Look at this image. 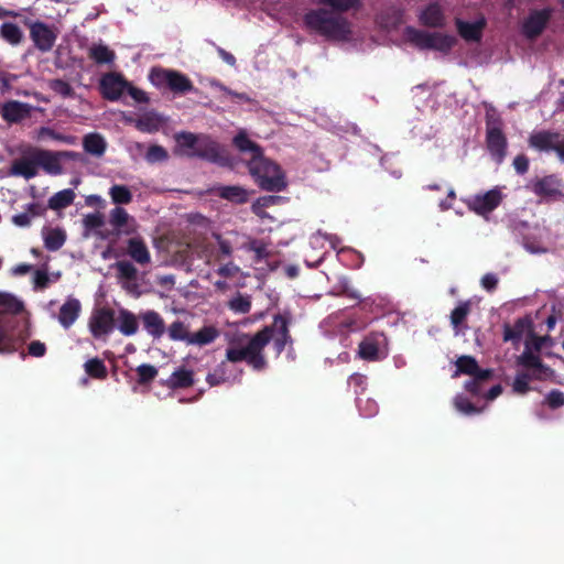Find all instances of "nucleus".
I'll use <instances>...</instances> for the list:
<instances>
[{
    "label": "nucleus",
    "mask_w": 564,
    "mask_h": 564,
    "mask_svg": "<svg viewBox=\"0 0 564 564\" xmlns=\"http://www.w3.org/2000/svg\"><path fill=\"white\" fill-rule=\"evenodd\" d=\"M455 408L464 414H476L480 413L482 409L476 408L467 398L464 395H456L454 399Z\"/></svg>",
    "instance_id": "obj_50"
},
{
    "label": "nucleus",
    "mask_w": 564,
    "mask_h": 564,
    "mask_svg": "<svg viewBox=\"0 0 564 564\" xmlns=\"http://www.w3.org/2000/svg\"><path fill=\"white\" fill-rule=\"evenodd\" d=\"M280 196L274 195H268L259 197L253 204H252V212L260 217H263L264 214L262 212L263 208L269 207L273 204H275L278 200H280Z\"/></svg>",
    "instance_id": "obj_52"
},
{
    "label": "nucleus",
    "mask_w": 564,
    "mask_h": 564,
    "mask_svg": "<svg viewBox=\"0 0 564 564\" xmlns=\"http://www.w3.org/2000/svg\"><path fill=\"white\" fill-rule=\"evenodd\" d=\"M405 34L408 36V40L414 44L416 47L421 50H430L431 44V33L425 31H419L411 26H408L405 29Z\"/></svg>",
    "instance_id": "obj_35"
},
{
    "label": "nucleus",
    "mask_w": 564,
    "mask_h": 564,
    "mask_svg": "<svg viewBox=\"0 0 564 564\" xmlns=\"http://www.w3.org/2000/svg\"><path fill=\"white\" fill-rule=\"evenodd\" d=\"M456 371L454 372L453 377H457L460 373L468 375L473 377V375L476 373L478 370V362L477 360L471 356H460L456 360Z\"/></svg>",
    "instance_id": "obj_36"
},
{
    "label": "nucleus",
    "mask_w": 564,
    "mask_h": 564,
    "mask_svg": "<svg viewBox=\"0 0 564 564\" xmlns=\"http://www.w3.org/2000/svg\"><path fill=\"white\" fill-rule=\"evenodd\" d=\"M142 321L144 328L151 334L153 337L159 338L165 332L164 322L161 316L154 312L149 311L142 315Z\"/></svg>",
    "instance_id": "obj_25"
},
{
    "label": "nucleus",
    "mask_w": 564,
    "mask_h": 564,
    "mask_svg": "<svg viewBox=\"0 0 564 564\" xmlns=\"http://www.w3.org/2000/svg\"><path fill=\"white\" fill-rule=\"evenodd\" d=\"M162 121V116L154 111H150L135 121V127L141 131L153 132L159 130Z\"/></svg>",
    "instance_id": "obj_32"
},
{
    "label": "nucleus",
    "mask_w": 564,
    "mask_h": 564,
    "mask_svg": "<svg viewBox=\"0 0 564 564\" xmlns=\"http://www.w3.org/2000/svg\"><path fill=\"white\" fill-rule=\"evenodd\" d=\"M545 403L551 409H557L564 404V394L561 391L553 390L546 395Z\"/></svg>",
    "instance_id": "obj_60"
},
{
    "label": "nucleus",
    "mask_w": 564,
    "mask_h": 564,
    "mask_svg": "<svg viewBox=\"0 0 564 564\" xmlns=\"http://www.w3.org/2000/svg\"><path fill=\"white\" fill-rule=\"evenodd\" d=\"M529 144L539 151H555L561 160H564V140L560 133L540 131L529 138Z\"/></svg>",
    "instance_id": "obj_8"
},
{
    "label": "nucleus",
    "mask_w": 564,
    "mask_h": 564,
    "mask_svg": "<svg viewBox=\"0 0 564 564\" xmlns=\"http://www.w3.org/2000/svg\"><path fill=\"white\" fill-rule=\"evenodd\" d=\"M402 23V11L399 9H391L381 14L380 24L387 30L397 29Z\"/></svg>",
    "instance_id": "obj_40"
},
{
    "label": "nucleus",
    "mask_w": 564,
    "mask_h": 564,
    "mask_svg": "<svg viewBox=\"0 0 564 564\" xmlns=\"http://www.w3.org/2000/svg\"><path fill=\"white\" fill-rule=\"evenodd\" d=\"M89 56L98 64H108L115 59V53L105 45L91 47Z\"/></svg>",
    "instance_id": "obj_43"
},
{
    "label": "nucleus",
    "mask_w": 564,
    "mask_h": 564,
    "mask_svg": "<svg viewBox=\"0 0 564 564\" xmlns=\"http://www.w3.org/2000/svg\"><path fill=\"white\" fill-rule=\"evenodd\" d=\"M83 147L87 153L99 158L104 155L107 144L99 133H89L84 137Z\"/></svg>",
    "instance_id": "obj_26"
},
{
    "label": "nucleus",
    "mask_w": 564,
    "mask_h": 564,
    "mask_svg": "<svg viewBox=\"0 0 564 564\" xmlns=\"http://www.w3.org/2000/svg\"><path fill=\"white\" fill-rule=\"evenodd\" d=\"M9 173L14 176H23L25 180L37 175V163L34 159L33 148L25 152L21 159L12 162Z\"/></svg>",
    "instance_id": "obj_13"
},
{
    "label": "nucleus",
    "mask_w": 564,
    "mask_h": 564,
    "mask_svg": "<svg viewBox=\"0 0 564 564\" xmlns=\"http://www.w3.org/2000/svg\"><path fill=\"white\" fill-rule=\"evenodd\" d=\"M43 235L44 246L50 251H56L61 249L66 240L65 231L61 228L44 230Z\"/></svg>",
    "instance_id": "obj_30"
},
{
    "label": "nucleus",
    "mask_w": 564,
    "mask_h": 564,
    "mask_svg": "<svg viewBox=\"0 0 564 564\" xmlns=\"http://www.w3.org/2000/svg\"><path fill=\"white\" fill-rule=\"evenodd\" d=\"M89 327L96 338L108 335L115 327V312L108 308L98 310L90 318Z\"/></svg>",
    "instance_id": "obj_11"
},
{
    "label": "nucleus",
    "mask_w": 564,
    "mask_h": 564,
    "mask_svg": "<svg viewBox=\"0 0 564 564\" xmlns=\"http://www.w3.org/2000/svg\"><path fill=\"white\" fill-rule=\"evenodd\" d=\"M191 155L220 166L232 167L235 164L229 153L207 134H200L197 151H192Z\"/></svg>",
    "instance_id": "obj_5"
},
{
    "label": "nucleus",
    "mask_w": 564,
    "mask_h": 564,
    "mask_svg": "<svg viewBox=\"0 0 564 564\" xmlns=\"http://www.w3.org/2000/svg\"><path fill=\"white\" fill-rule=\"evenodd\" d=\"M200 134H195L193 132L182 131L174 135L176 147L174 149V154L178 156H186L189 159L195 158L196 155H191L192 151H197L198 142Z\"/></svg>",
    "instance_id": "obj_17"
},
{
    "label": "nucleus",
    "mask_w": 564,
    "mask_h": 564,
    "mask_svg": "<svg viewBox=\"0 0 564 564\" xmlns=\"http://www.w3.org/2000/svg\"><path fill=\"white\" fill-rule=\"evenodd\" d=\"M502 196L500 191L490 189L482 195H476L467 202V206L470 210H474L478 215L485 216L491 213L501 203Z\"/></svg>",
    "instance_id": "obj_9"
},
{
    "label": "nucleus",
    "mask_w": 564,
    "mask_h": 564,
    "mask_svg": "<svg viewBox=\"0 0 564 564\" xmlns=\"http://www.w3.org/2000/svg\"><path fill=\"white\" fill-rule=\"evenodd\" d=\"M343 12L319 8L308 11L304 22L308 29L330 41H348L351 36V25L341 15Z\"/></svg>",
    "instance_id": "obj_2"
},
{
    "label": "nucleus",
    "mask_w": 564,
    "mask_h": 564,
    "mask_svg": "<svg viewBox=\"0 0 564 564\" xmlns=\"http://www.w3.org/2000/svg\"><path fill=\"white\" fill-rule=\"evenodd\" d=\"M378 346L373 341L362 340L359 344V356L366 360H373L378 356Z\"/></svg>",
    "instance_id": "obj_54"
},
{
    "label": "nucleus",
    "mask_w": 564,
    "mask_h": 564,
    "mask_svg": "<svg viewBox=\"0 0 564 564\" xmlns=\"http://www.w3.org/2000/svg\"><path fill=\"white\" fill-rule=\"evenodd\" d=\"M39 137L40 138L48 137L51 139L63 141V142H67V143H73L74 142V138L73 137L57 133L53 129L46 128V127L40 128Z\"/></svg>",
    "instance_id": "obj_58"
},
{
    "label": "nucleus",
    "mask_w": 564,
    "mask_h": 564,
    "mask_svg": "<svg viewBox=\"0 0 564 564\" xmlns=\"http://www.w3.org/2000/svg\"><path fill=\"white\" fill-rule=\"evenodd\" d=\"M0 35L12 45L19 44L23 37L21 29L11 22H6L0 26Z\"/></svg>",
    "instance_id": "obj_37"
},
{
    "label": "nucleus",
    "mask_w": 564,
    "mask_h": 564,
    "mask_svg": "<svg viewBox=\"0 0 564 564\" xmlns=\"http://www.w3.org/2000/svg\"><path fill=\"white\" fill-rule=\"evenodd\" d=\"M191 333L186 329L184 323L176 321L169 327V336L173 340H183L188 344L191 339Z\"/></svg>",
    "instance_id": "obj_49"
},
{
    "label": "nucleus",
    "mask_w": 564,
    "mask_h": 564,
    "mask_svg": "<svg viewBox=\"0 0 564 564\" xmlns=\"http://www.w3.org/2000/svg\"><path fill=\"white\" fill-rule=\"evenodd\" d=\"M109 195L115 204H129L132 202V193L126 185H113Z\"/></svg>",
    "instance_id": "obj_41"
},
{
    "label": "nucleus",
    "mask_w": 564,
    "mask_h": 564,
    "mask_svg": "<svg viewBox=\"0 0 564 564\" xmlns=\"http://www.w3.org/2000/svg\"><path fill=\"white\" fill-rule=\"evenodd\" d=\"M48 88L54 93L63 96V97H73L74 89L73 87L65 80L59 78L50 79L47 82Z\"/></svg>",
    "instance_id": "obj_47"
},
{
    "label": "nucleus",
    "mask_w": 564,
    "mask_h": 564,
    "mask_svg": "<svg viewBox=\"0 0 564 564\" xmlns=\"http://www.w3.org/2000/svg\"><path fill=\"white\" fill-rule=\"evenodd\" d=\"M423 24L431 28H438L443 25L444 17L438 4H430L420 17Z\"/></svg>",
    "instance_id": "obj_29"
},
{
    "label": "nucleus",
    "mask_w": 564,
    "mask_h": 564,
    "mask_svg": "<svg viewBox=\"0 0 564 564\" xmlns=\"http://www.w3.org/2000/svg\"><path fill=\"white\" fill-rule=\"evenodd\" d=\"M213 237L217 240L220 252L226 257H230L232 253L231 243L228 240L223 239L219 234L214 232Z\"/></svg>",
    "instance_id": "obj_63"
},
{
    "label": "nucleus",
    "mask_w": 564,
    "mask_h": 564,
    "mask_svg": "<svg viewBox=\"0 0 564 564\" xmlns=\"http://www.w3.org/2000/svg\"><path fill=\"white\" fill-rule=\"evenodd\" d=\"M85 371L93 378L106 379L108 371L104 361L99 358H93L85 362Z\"/></svg>",
    "instance_id": "obj_38"
},
{
    "label": "nucleus",
    "mask_w": 564,
    "mask_h": 564,
    "mask_svg": "<svg viewBox=\"0 0 564 564\" xmlns=\"http://www.w3.org/2000/svg\"><path fill=\"white\" fill-rule=\"evenodd\" d=\"M232 143L240 152H250L251 158H258L263 154L261 147L250 140L245 131H240L232 140Z\"/></svg>",
    "instance_id": "obj_27"
},
{
    "label": "nucleus",
    "mask_w": 564,
    "mask_h": 564,
    "mask_svg": "<svg viewBox=\"0 0 564 564\" xmlns=\"http://www.w3.org/2000/svg\"><path fill=\"white\" fill-rule=\"evenodd\" d=\"M225 366H226L225 362H221V365L218 367V369L215 370V372L209 373L207 376L206 380L212 387L218 386L226 381V376H225V370H224Z\"/></svg>",
    "instance_id": "obj_59"
},
{
    "label": "nucleus",
    "mask_w": 564,
    "mask_h": 564,
    "mask_svg": "<svg viewBox=\"0 0 564 564\" xmlns=\"http://www.w3.org/2000/svg\"><path fill=\"white\" fill-rule=\"evenodd\" d=\"M531 378H534L529 372H520L516 376L514 381L512 383V389L516 393L523 394L529 391V381Z\"/></svg>",
    "instance_id": "obj_55"
},
{
    "label": "nucleus",
    "mask_w": 564,
    "mask_h": 564,
    "mask_svg": "<svg viewBox=\"0 0 564 564\" xmlns=\"http://www.w3.org/2000/svg\"><path fill=\"white\" fill-rule=\"evenodd\" d=\"M194 383L193 371L185 368H178L166 380L165 386L170 389H184Z\"/></svg>",
    "instance_id": "obj_24"
},
{
    "label": "nucleus",
    "mask_w": 564,
    "mask_h": 564,
    "mask_svg": "<svg viewBox=\"0 0 564 564\" xmlns=\"http://www.w3.org/2000/svg\"><path fill=\"white\" fill-rule=\"evenodd\" d=\"M229 307L238 313H248L251 308V302L249 297H245L241 294H238V296L234 297L229 302Z\"/></svg>",
    "instance_id": "obj_57"
},
{
    "label": "nucleus",
    "mask_w": 564,
    "mask_h": 564,
    "mask_svg": "<svg viewBox=\"0 0 564 564\" xmlns=\"http://www.w3.org/2000/svg\"><path fill=\"white\" fill-rule=\"evenodd\" d=\"M80 303L76 299H68L59 308L58 321L68 328L78 317Z\"/></svg>",
    "instance_id": "obj_23"
},
{
    "label": "nucleus",
    "mask_w": 564,
    "mask_h": 564,
    "mask_svg": "<svg viewBox=\"0 0 564 564\" xmlns=\"http://www.w3.org/2000/svg\"><path fill=\"white\" fill-rule=\"evenodd\" d=\"M470 312V302L460 303L452 311L451 322L454 328H457L467 317Z\"/></svg>",
    "instance_id": "obj_48"
},
{
    "label": "nucleus",
    "mask_w": 564,
    "mask_h": 564,
    "mask_svg": "<svg viewBox=\"0 0 564 564\" xmlns=\"http://www.w3.org/2000/svg\"><path fill=\"white\" fill-rule=\"evenodd\" d=\"M137 372L139 376L138 382L140 384H145V383H149L150 381H152L156 377L158 369L154 366L144 364L137 368Z\"/></svg>",
    "instance_id": "obj_56"
},
{
    "label": "nucleus",
    "mask_w": 564,
    "mask_h": 564,
    "mask_svg": "<svg viewBox=\"0 0 564 564\" xmlns=\"http://www.w3.org/2000/svg\"><path fill=\"white\" fill-rule=\"evenodd\" d=\"M455 37L449 35H443L441 33H431L430 50H437L441 52H447L452 48L455 43Z\"/></svg>",
    "instance_id": "obj_39"
},
{
    "label": "nucleus",
    "mask_w": 564,
    "mask_h": 564,
    "mask_svg": "<svg viewBox=\"0 0 564 564\" xmlns=\"http://www.w3.org/2000/svg\"><path fill=\"white\" fill-rule=\"evenodd\" d=\"M517 364L524 367L528 372L536 379H541L549 370L540 357L531 351L530 343H525L523 352L517 358Z\"/></svg>",
    "instance_id": "obj_14"
},
{
    "label": "nucleus",
    "mask_w": 564,
    "mask_h": 564,
    "mask_svg": "<svg viewBox=\"0 0 564 564\" xmlns=\"http://www.w3.org/2000/svg\"><path fill=\"white\" fill-rule=\"evenodd\" d=\"M290 322V313L279 314L274 316L272 325L263 327L253 336L242 334L232 339L226 351L227 360L230 362L245 360L254 370H263L267 367V360L262 351L270 340L273 339L278 352H281L285 345L291 341Z\"/></svg>",
    "instance_id": "obj_1"
},
{
    "label": "nucleus",
    "mask_w": 564,
    "mask_h": 564,
    "mask_svg": "<svg viewBox=\"0 0 564 564\" xmlns=\"http://www.w3.org/2000/svg\"><path fill=\"white\" fill-rule=\"evenodd\" d=\"M126 90L137 102H149L147 93L137 87H133L130 83H128Z\"/></svg>",
    "instance_id": "obj_61"
},
{
    "label": "nucleus",
    "mask_w": 564,
    "mask_h": 564,
    "mask_svg": "<svg viewBox=\"0 0 564 564\" xmlns=\"http://www.w3.org/2000/svg\"><path fill=\"white\" fill-rule=\"evenodd\" d=\"M128 254L139 264H148L151 260L149 250L140 237L128 240Z\"/></svg>",
    "instance_id": "obj_22"
},
{
    "label": "nucleus",
    "mask_w": 564,
    "mask_h": 564,
    "mask_svg": "<svg viewBox=\"0 0 564 564\" xmlns=\"http://www.w3.org/2000/svg\"><path fill=\"white\" fill-rule=\"evenodd\" d=\"M46 351V347L39 340L31 341L29 345V354L34 357H42Z\"/></svg>",
    "instance_id": "obj_64"
},
{
    "label": "nucleus",
    "mask_w": 564,
    "mask_h": 564,
    "mask_svg": "<svg viewBox=\"0 0 564 564\" xmlns=\"http://www.w3.org/2000/svg\"><path fill=\"white\" fill-rule=\"evenodd\" d=\"M83 224L85 227L84 236L88 237L90 230L99 229L105 224V217L101 213L97 212L94 214H88L84 217Z\"/></svg>",
    "instance_id": "obj_45"
},
{
    "label": "nucleus",
    "mask_w": 564,
    "mask_h": 564,
    "mask_svg": "<svg viewBox=\"0 0 564 564\" xmlns=\"http://www.w3.org/2000/svg\"><path fill=\"white\" fill-rule=\"evenodd\" d=\"M23 311V303L9 293L0 292V352L13 351L12 336L14 316Z\"/></svg>",
    "instance_id": "obj_4"
},
{
    "label": "nucleus",
    "mask_w": 564,
    "mask_h": 564,
    "mask_svg": "<svg viewBox=\"0 0 564 564\" xmlns=\"http://www.w3.org/2000/svg\"><path fill=\"white\" fill-rule=\"evenodd\" d=\"M32 106L11 100L1 106V116L8 122H19L31 115Z\"/></svg>",
    "instance_id": "obj_19"
},
{
    "label": "nucleus",
    "mask_w": 564,
    "mask_h": 564,
    "mask_svg": "<svg viewBox=\"0 0 564 564\" xmlns=\"http://www.w3.org/2000/svg\"><path fill=\"white\" fill-rule=\"evenodd\" d=\"M485 26L484 21L474 23L457 20V29L460 36L467 41H479L481 37V30Z\"/></svg>",
    "instance_id": "obj_28"
},
{
    "label": "nucleus",
    "mask_w": 564,
    "mask_h": 564,
    "mask_svg": "<svg viewBox=\"0 0 564 564\" xmlns=\"http://www.w3.org/2000/svg\"><path fill=\"white\" fill-rule=\"evenodd\" d=\"M75 193L73 189H63L48 199V207L54 210L63 209L73 204Z\"/></svg>",
    "instance_id": "obj_34"
},
{
    "label": "nucleus",
    "mask_w": 564,
    "mask_h": 564,
    "mask_svg": "<svg viewBox=\"0 0 564 564\" xmlns=\"http://www.w3.org/2000/svg\"><path fill=\"white\" fill-rule=\"evenodd\" d=\"M486 143L492 158L497 163H501L507 154V138L501 131H487Z\"/></svg>",
    "instance_id": "obj_18"
},
{
    "label": "nucleus",
    "mask_w": 564,
    "mask_h": 564,
    "mask_svg": "<svg viewBox=\"0 0 564 564\" xmlns=\"http://www.w3.org/2000/svg\"><path fill=\"white\" fill-rule=\"evenodd\" d=\"M246 247L248 250L254 252L256 261H261L262 259H267L270 256V251L267 249V245L261 240L252 239Z\"/></svg>",
    "instance_id": "obj_51"
},
{
    "label": "nucleus",
    "mask_w": 564,
    "mask_h": 564,
    "mask_svg": "<svg viewBox=\"0 0 564 564\" xmlns=\"http://www.w3.org/2000/svg\"><path fill=\"white\" fill-rule=\"evenodd\" d=\"M34 150V159H36L37 167H42L46 173L52 175H58L63 172V167L61 165V159L58 156V151H50L33 148Z\"/></svg>",
    "instance_id": "obj_16"
},
{
    "label": "nucleus",
    "mask_w": 564,
    "mask_h": 564,
    "mask_svg": "<svg viewBox=\"0 0 564 564\" xmlns=\"http://www.w3.org/2000/svg\"><path fill=\"white\" fill-rule=\"evenodd\" d=\"M118 278L124 281L127 280H138V269L130 261H118L115 264Z\"/></svg>",
    "instance_id": "obj_44"
},
{
    "label": "nucleus",
    "mask_w": 564,
    "mask_h": 564,
    "mask_svg": "<svg viewBox=\"0 0 564 564\" xmlns=\"http://www.w3.org/2000/svg\"><path fill=\"white\" fill-rule=\"evenodd\" d=\"M213 192L219 197L236 204H243L248 200V192L238 185L218 186Z\"/></svg>",
    "instance_id": "obj_21"
},
{
    "label": "nucleus",
    "mask_w": 564,
    "mask_h": 564,
    "mask_svg": "<svg viewBox=\"0 0 564 564\" xmlns=\"http://www.w3.org/2000/svg\"><path fill=\"white\" fill-rule=\"evenodd\" d=\"M219 335V332L214 326H204L195 334L191 335V339H188V345H199L204 346L214 341Z\"/></svg>",
    "instance_id": "obj_31"
},
{
    "label": "nucleus",
    "mask_w": 564,
    "mask_h": 564,
    "mask_svg": "<svg viewBox=\"0 0 564 564\" xmlns=\"http://www.w3.org/2000/svg\"><path fill=\"white\" fill-rule=\"evenodd\" d=\"M109 223L113 227L112 230L97 231L101 239H117L120 235H131L135 231L134 219L120 206L110 212Z\"/></svg>",
    "instance_id": "obj_6"
},
{
    "label": "nucleus",
    "mask_w": 564,
    "mask_h": 564,
    "mask_svg": "<svg viewBox=\"0 0 564 564\" xmlns=\"http://www.w3.org/2000/svg\"><path fill=\"white\" fill-rule=\"evenodd\" d=\"M118 321L119 329L123 335L130 336L137 333L138 321L131 312L127 310H120Z\"/></svg>",
    "instance_id": "obj_33"
},
{
    "label": "nucleus",
    "mask_w": 564,
    "mask_h": 564,
    "mask_svg": "<svg viewBox=\"0 0 564 564\" xmlns=\"http://www.w3.org/2000/svg\"><path fill=\"white\" fill-rule=\"evenodd\" d=\"M169 154L167 151L158 144H153L148 149V152L145 154V160L149 163H156V162H163L167 160Z\"/></svg>",
    "instance_id": "obj_53"
},
{
    "label": "nucleus",
    "mask_w": 564,
    "mask_h": 564,
    "mask_svg": "<svg viewBox=\"0 0 564 564\" xmlns=\"http://www.w3.org/2000/svg\"><path fill=\"white\" fill-rule=\"evenodd\" d=\"M30 35L34 45L42 52L50 51L56 40V34L42 22H35L31 25Z\"/></svg>",
    "instance_id": "obj_15"
},
{
    "label": "nucleus",
    "mask_w": 564,
    "mask_h": 564,
    "mask_svg": "<svg viewBox=\"0 0 564 564\" xmlns=\"http://www.w3.org/2000/svg\"><path fill=\"white\" fill-rule=\"evenodd\" d=\"M513 166L519 174H524L529 169V159L524 154H519L513 160Z\"/></svg>",
    "instance_id": "obj_62"
},
{
    "label": "nucleus",
    "mask_w": 564,
    "mask_h": 564,
    "mask_svg": "<svg viewBox=\"0 0 564 564\" xmlns=\"http://www.w3.org/2000/svg\"><path fill=\"white\" fill-rule=\"evenodd\" d=\"M318 2L337 12H346L359 6V0H318Z\"/></svg>",
    "instance_id": "obj_46"
},
{
    "label": "nucleus",
    "mask_w": 564,
    "mask_h": 564,
    "mask_svg": "<svg viewBox=\"0 0 564 564\" xmlns=\"http://www.w3.org/2000/svg\"><path fill=\"white\" fill-rule=\"evenodd\" d=\"M550 12L547 10L534 11L525 20L523 24V33L529 39L539 36L545 28Z\"/></svg>",
    "instance_id": "obj_20"
},
{
    "label": "nucleus",
    "mask_w": 564,
    "mask_h": 564,
    "mask_svg": "<svg viewBox=\"0 0 564 564\" xmlns=\"http://www.w3.org/2000/svg\"><path fill=\"white\" fill-rule=\"evenodd\" d=\"M128 82L119 74H106L100 80V90L104 98L118 100L127 89Z\"/></svg>",
    "instance_id": "obj_10"
},
{
    "label": "nucleus",
    "mask_w": 564,
    "mask_h": 564,
    "mask_svg": "<svg viewBox=\"0 0 564 564\" xmlns=\"http://www.w3.org/2000/svg\"><path fill=\"white\" fill-rule=\"evenodd\" d=\"M533 192L546 200H557L562 197L561 180L553 175L544 176L534 182Z\"/></svg>",
    "instance_id": "obj_12"
},
{
    "label": "nucleus",
    "mask_w": 564,
    "mask_h": 564,
    "mask_svg": "<svg viewBox=\"0 0 564 564\" xmlns=\"http://www.w3.org/2000/svg\"><path fill=\"white\" fill-rule=\"evenodd\" d=\"M502 119L500 115L497 112L494 106L486 105V132L487 131H501L502 130Z\"/></svg>",
    "instance_id": "obj_42"
},
{
    "label": "nucleus",
    "mask_w": 564,
    "mask_h": 564,
    "mask_svg": "<svg viewBox=\"0 0 564 564\" xmlns=\"http://www.w3.org/2000/svg\"><path fill=\"white\" fill-rule=\"evenodd\" d=\"M153 84H166L174 93L184 94L193 89L191 80L183 74L175 70L153 68L150 75Z\"/></svg>",
    "instance_id": "obj_7"
},
{
    "label": "nucleus",
    "mask_w": 564,
    "mask_h": 564,
    "mask_svg": "<svg viewBox=\"0 0 564 564\" xmlns=\"http://www.w3.org/2000/svg\"><path fill=\"white\" fill-rule=\"evenodd\" d=\"M250 175L260 188L268 192L283 191L288 183L281 167L263 154L247 162Z\"/></svg>",
    "instance_id": "obj_3"
}]
</instances>
